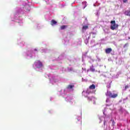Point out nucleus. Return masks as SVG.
Wrapping results in <instances>:
<instances>
[{"mask_svg":"<svg viewBox=\"0 0 130 130\" xmlns=\"http://www.w3.org/2000/svg\"><path fill=\"white\" fill-rule=\"evenodd\" d=\"M106 124V121L104 120V125H105Z\"/></svg>","mask_w":130,"mask_h":130,"instance_id":"dca6fc26","label":"nucleus"},{"mask_svg":"<svg viewBox=\"0 0 130 130\" xmlns=\"http://www.w3.org/2000/svg\"><path fill=\"white\" fill-rule=\"evenodd\" d=\"M89 26L88 25H84L82 28V31H84V30H87Z\"/></svg>","mask_w":130,"mask_h":130,"instance_id":"9d476101","label":"nucleus"},{"mask_svg":"<svg viewBox=\"0 0 130 130\" xmlns=\"http://www.w3.org/2000/svg\"><path fill=\"white\" fill-rule=\"evenodd\" d=\"M73 88H75V85L74 84L69 85L67 87V89H68V90H73Z\"/></svg>","mask_w":130,"mask_h":130,"instance_id":"39448f33","label":"nucleus"},{"mask_svg":"<svg viewBox=\"0 0 130 130\" xmlns=\"http://www.w3.org/2000/svg\"><path fill=\"white\" fill-rule=\"evenodd\" d=\"M126 89H128V85H126L125 86V90H126Z\"/></svg>","mask_w":130,"mask_h":130,"instance_id":"4468645a","label":"nucleus"},{"mask_svg":"<svg viewBox=\"0 0 130 130\" xmlns=\"http://www.w3.org/2000/svg\"><path fill=\"white\" fill-rule=\"evenodd\" d=\"M107 96H109L110 98H116L118 96V93H111V91H108L107 92Z\"/></svg>","mask_w":130,"mask_h":130,"instance_id":"f03ea898","label":"nucleus"},{"mask_svg":"<svg viewBox=\"0 0 130 130\" xmlns=\"http://www.w3.org/2000/svg\"><path fill=\"white\" fill-rule=\"evenodd\" d=\"M112 123L113 125L115 124V122H114V120L112 121Z\"/></svg>","mask_w":130,"mask_h":130,"instance_id":"f3484780","label":"nucleus"},{"mask_svg":"<svg viewBox=\"0 0 130 130\" xmlns=\"http://www.w3.org/2000/svg\"><path fill=\"white\" fill-rule=\"evenodd\" d=\"M112 51V49L111 48H108L105 49V53L107 54H109V53H110V52H111Z\"/></svg>","mask_w":130,"mask_h":130,"instance_id":"20e7f679","label":"nucleus"},{"mask_svg":"<svg viewBox=\"0 0 130 130\" xmlns=\"http://www.w3.org/2000/svg\"><path fill=\"white\" fill-rule=\"evenodd\" d=\"M111 30H115L116 28H118V25L115 23V20H112L111 21Z\"/></svg>","mask_w":130,"mask_h":130,"instance_id":"f257e3e1","label":"nucleus"},{"mask_svg":"<svg viewBox=\"0 0 130 130\" xmlns=\"http://www.w3.org/2000/svg\"><path fill=\"white\" fill-rule=\"evenodd\" d=\"M35 51H37V49H35Z\"/></svg>","mask_w":130,"mask_h":130,"instance_id":"a211bd4d","label":"nucleus"},{"mask_svg":"<svg viewBox=\"0 0 130 130\" xmlns=\"http://www.w3.org/2000/svg\"><path fill=\"white\" fill-rule=\"evenodd\" d=\"M123 3H124V4L127 3V0H123Z\"/></svg>","mask_w":130,"mask_h":130,"instance_id":"2eb2a0df","label":"nucleus"},{"mask_svg":"<svg viewBox=\"0 0 130 130\" xmlns=\"http://www.w3.org/2000/svg\"><path fill=\"white\" fill-rule=\"evenodd\" d=\"M75 122L78 124H80V125H82V121L81 120H79L78 119H76L75 120Z\"/></svg>","mask_w":130,"mask_h":130,"instance_id":"0eeeda50","label":"nucleus"},{"mask_svg":"<svg viewBox=\"0 0 130 130\" xmlns=\"http://www.w3.org/2000/svg\"><path fill=\"white\" fill-rule=\"evenodd\" d=\"M68 27V25H61L60 26V30H64L66 28Z\"/></svg>","mask_w":130,"mask_h":130,"instance_id":"9b49d317","label":"nucleus"},{"mask_svg":"<svg viewBox=\"0 0 130 130\" xmlns=\"http://www.w3.org/2000/svg\"><path fill=\"white\" fill-rule=\"evenodd\" d=\"M91 72H95V69L94 68H90Z\"/></svg>","mask_w":130,"mask_h":130,"instance_id":"ddd939ff","label":"nucleus"},{"mask_svg":"<svg viewBox=\"0 0 130 130\" xmlns=\"http://www.w3.org/2000/svg\"><path fill=\"white\" fill-rule=\"evenodd\" d=\"M88 100H91V99L88 98Z\"/></svg>","mask_w":130,"mask_h":130,"instance_id":"6ab92c4d","label":"nucleus"},{"mask_svg":"<svg viewBox=\"0 0 130 130\" xmlns=\"http://www.w3.org/2000/svg\"><path fill=\"white\" fill-rule=\"evenodd\" d=\"M35 66L36 67V68H37L38 69H39L40 68H42V67L43 66V65L42 64V62H41V61H40V60H37L35 62Z\"/></svg>","mask_w":130,"mask_h":130,"instance_id":"7ed1b4c3","label":"nucleus"},{"mask_svg":"<svg viewBox=\"0 0 130 130\" xmlns=\"http://www.w3.org/2000/svg\"><path fill=\"white\" fill-rule=\"evenodd\" d=\"M124 14L126 16L130 17V10H126L125 11Z\"/></svg>","mask_w":130,"mask_h":130,"instance_id":"6e6552de","label":"nucleus"},{"mask_svg":"<svg viewBox=\"0 0 130 130\" xmlns=\"http://www.w3.org/2000/svg\"><path fill=\"white\" fill-rule=\"evenodd\" d=\"M95 88L96 86H95L94 84H92L89 87V89H90V90H95Z\"/></svg>","mask_w":130,"mask_h":130,"instance_id":"423d86ee","label":"nucleus"},{"mask_svg":"<svg viewBox=\"0 0 130 130\" xmlns=\"http://www.w3.org/2000/svg\"><path fill=\"white\" fill-rule=\"evenodd\" d=\"M86 93L87 94H90V93H92V92H91L89 89H87L86 90Z\"/></svg>","mask_w":130,"mask_h":130,"instance_id":"f8f14e48","label":"nucleus"},{"mask_svg":"<svg viewBox=\"0 0 130 130\" xmlns=\"http://www.w3.org/2000/svg\"><path fill=\"white\" fill-rule=\"evenodd\" d=\"M57 23V22H56L54 20H52L51 21V25H52V26H53V25H55Z\"/></svg>","mask_w":130,"mask_h":130,"instance_id":"1a4fd4ad","label":"nucleus"},{"mask_svg":"<svg viewBox=\"0 0 130 130\" xmlns=\"http://www.w3.org/2000/svg\"><path fill=\"white\" fill-rule=\"evenodd\" d=\"M85 8H86V7H84V9H85Z\"/></svg>","mask_w":130,"mask_h":130,"instance_id":"aec40b11","label":"nucleus"}]
</instances>
